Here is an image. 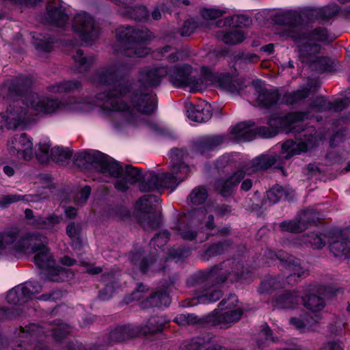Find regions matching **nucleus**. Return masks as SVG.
Returning <instances> with one entry per match:
<instances>
[{
    "instance_id": "obj_1",
    "label": "nucleus",
    "mask_w": 350,
    "mask_h": 350,
    "mask_svg": "<svg viewBox=\"0 0 350 350\" xmlns=\"http://www.w3.org/2000/svg\"><path fill=\"white\" fill-rule=\"evenodd\" d=\"M126 66L120 63L113 64L97 73L98 83L110 86L107 93H100L97 99L104 100V110L120 112L126 122L133 121L134 111L150 114L157 109V98L152 92H146L137 85L122 78Z\"/></svg>"
},
{
    "instance_id": "obj_2",
    "label": "nucleus",
    "mask_w": 350,
    "mask_h": 350,
    "mask_svg": "<svg viewBox=\"0 0 350 350\" xmlns=\"http://www.w3.org/2000/svg\"><path fill=\"white\" fill-rule=\"evenodd\" d=\"M197 72L187 64L165 65L163 63L146 68L139 74V82L144 87H155L164 77L176 87L187 88L191 92L200 91L208 85H213L230 92L237 90L230 75L212 72L206 67L201 68V78H196Z\"/></svg>"
},
{
    "instance_id": "obj_3",
    "label": "nucleus",
    "mask_w": 350,
    "mask_h": 350,
    "mask_svg": "<svg viewBox=\"0 0 350 350\" xmlns=\"http://www.w3.org/2000/svg\"><path fill=\"white\" fill-rule=\"evenodd\" d=\"M45 239V237L34 234L19 236L17 230L5 231L0 234V255L14 252L25 254L36 253L34 262L39 268L46 270L49 280L59 282L67 280L71 273L66 269L55 266Z\"/></svg>"
},
{
    "instance_id": "obj_4",
    "label": "nucleus",
    "mask_w": 350,
    "mask_h": 350,
    "mask_svg": "<svg viewBox=\"0 0 350 350\" xmlns=\"http://www.w3.org/2000/svg\"><path fill=\"white\" fill-rule=\"evenodd\" d=\"M309 131L304 135L301 142L297 144L293 140H286L282 145L280 155L263 154L250 161L245 167V172L239 170L231 176L219 180L216 185V189L223 196H230L234 190L241 180L243 178L244 174H252L258 170L267 169L271 165L280 166L284 163V159H288L295 154L306 152L317 145L321 138L312 135Z\"/></svg>"
},
{
    "instance_id": "obj_5",
    "label": "nucleus",
    "mask_w": 350,
    "mask_h": 350,
    "mask_svg": "<svg viewBox=\"0 0 350 350\" xmlns=\"http://www.w3.org/2000/svg\"><path fill=\"white\" fill-rule=\"evenodd\" d=\"M59 101L38 94H27L21 100L10 105L6 111L0 114V133L4 128L14 129L25 122L33 120L35 116L51 114L63 109Z\"/></svg>"
},
{
    "instance_id": "obj_6",
    "label": "nucleus",
    "mask_w": 350,
    "mask_h": 350,
    "mask_svg": "<svg viewBox=\"0 0 350 350\" xmlns=\"http://www.w3.org/2000/svg\"><path fill=\"white\" fill-rule=\"evenodd\" d=\"M78 158L98 168L105 176L119 178L115 183V187L120 191H125L129 185L139 181L142 177L137 168L131 165H126L123 168L113 158L97 150H84L79 153Z\"/></svg>"
},
{
    "instance_id": "obj_7",
    "label": "nucleus",
    "mask_w": 350,
    "mask_h": 350,
    "mask_svg": "<svg viewBox=\"0 0 350 350\" xmlns=\"http://www.w3.org/2000/svg\"><path fill=\"white\" fill-rule=\"evenodd\" d=\"M184 155L183 150H172L170 152L172 163L170 172L161 174L150 173L146 178L147 181L140 184V190L144 192L165 188L174 190L189 172V166L183 162Z\"/></svg>"
},
{
    "instance_id": "obj_8",
    "label": "nucleus",
    "mask_w": 350,
    "mask_h": 350,
    "mask_svg": "<svg viewBox=\"0 0 350 350\" xmlns=\"http://www.w3.org/2000/svg\"><path fill=\"white\" fill-rule=\"evenodd\" d=\"M152 34L146 28L135 29L131 27H120L116 30V38L121 42L131 44L129 46L126 55L133 57H143L149 50L143 42L150 40Z\"/></svg>"
},
{
    "instance_id": "obj_9",
    "label": "nucleus",
    "mask_w": 350,
    "mask_h": 350,
    "mask_svg": "<svg viewBox=\"0 0 350 350\" xmlns=\"http://www.w3.org/2000/svg\"><path fill=\"white\" fill-rule=\"evenodd\" d=\"M72 30L81 39L80 44H89L95 40L99 35L93 18L86 12L77 13L72 23Z\"/></svg>"
},
{
    "instance_id": "obj_10",
    "label": "nucleus",
    "mask_w": 350,
    "mask_h": 350,
    "mask_svg": "<svg viewBox=\"0 0 350 350\" xmlns=\"http://www.w3.org/2000/svg\"><path fill=\"white\" fill-rule=\"evenodd\" d=\"M243 265L235 260H228L220 267H213L208 275V279L216 278L219 282H223L225 280L235 282L247 278L249 272L240 271L243 269Z\"/></svg>"
},
{
    "instance_id": "obj_11",
    "label": "nucleus",
    "mask_w": 350,
    "mask_h": 350,
    "mask_svg": "<svg viewBox=\"0 0 350 350\" xmlns=\"http://www.w3.org/2000/svg\"><path fill=\"white\" fill-rule=\"evenodd\" d=\"M156 201V197L146 195L136 203V209L144 214L140 218L141 223L148 230L158 227L161 222V214L153 207V202Z\"/></svg>"
},
{
    "instance_id": "obj_12",
    "label": "nucleus",
    "mask_w": 350,
    "mask_h": 350,
    "mask_svg": "<svg viewBox=\"0 0 350 350\" xmlns=\"http://www.w3.org/2000/svg\"><path fill=\"white\" fill-rule=\"evenodd\" d=\"M221 312L217 317V323L222 327H227L239 321L242 315V309L238 305V299L235 295H230L219 304Z\"/></svg>"
},
{
    "instance_id": "obj_13",
    "label": "nucleus",
    "mask_w": 350,
    "mask_h": 350,
    "mask_svg": "<svg viewBox=\"0 0 350 350\" xmlns=\"http://www.w3.org/2000/svg\"><path fill=\"white\" fill-rule=\"evenodd\" d=\"M36 157L41 163H46L51 157L56 162L64 161L71 157V152L68 148L55 146L50 149L51 143L49 138L42 139L38 145Z\"/></svg>"
},
{
    "instance_id": "obj_14",
    "label": "nucleus",
    "mask_w": 350,
    "mask_h": 350,
    "mask_svg": "<svg viewBox=\"0 0 350 350\" xmlns=\"http://www.w3.org/2000/svg\"><path fill=\"white\" fill-rule=\"evenodd\" d=\"M9 152L18 159L29 161L33 157V143L26 134L17 135L8 144Z\"/></svg>"
},
{
    "instance_id": "obj_15",
    "label": "nucleus",
    "mask_w": 350,
    "mask_h": 350,
    "mask_svg": "<svg viewBox=\"0 0 350 350\" xmlns=\"http://www.w3.org/2000/svg\"><path fill=\"white\" fill-rule=\"evenodd\" d=\"M42 286L38 282H27L10 290L7 295V301L10 304H23L28 301L31 295L39 293Z\"/></svg>"
},
{
    "instance_id": "obj_16",
    "label": "nucleus",
    "mask_w": 350,
    "mask_h": 350,
    "mask_svg": "<svg viewBox=\"0 0 350 350\" xmlns=\"http://www.w3.org/2000/svg\"><path fill=\"white\" fill-rule=\"evenodd\" d=\"M346 230L336 229L328 232L330 251L336 256H344L349 259L350 256V242L344 237Z\"/></svg>"
},
{
    "instance_id": "obj_17",
    "label": "nucleus",
    "mask_w": 350,
    "mask_h": 350,
    "mask_svg": "<svg viewBox=\"0 0 350 350\" xmlns=\"http://www.w3.org/2000/svg\"><path fill=\"white\" fill-rule=\"evenodd\" d=\"M31 84V79L21 77L18 79L8 80L0 88V96L3 98H12L19 95L21 92L27 90Z\"/></svg>"
},
{
    "instance_id": "obj_18",
    "label": "nucleus",
    "mask_w": 350,
    "mask_h": 350,
    "mask_svg": "<svg viewBox=\"0 0 350 350\" xmlns=\"http://www.w3.org/2000/svg\"><path fill=\"white\" fill-rule=\"evenodd\" d=\"M188 118L196 122H205L212 116L211 106L204 100H199L196 104L190 103L187 106Z\"/></svg>"
},
{
    "instance_id": "obj_19",
    "label": "nucleus",
    "mask_w": 350,
    "mask_h": 350,
    "mask_svg": "<svg viewBox=\"0 0 350 350\" xmlns=\"http://www.w3.org/2000/svg\"><path fill=\"white\" fill-rule=\"evenodd\" d=\"M252 84L257 94L256 102L258 105L268 107L278 101V92L267 89L263 81L256 80L253 81Z\"/></svg>"
},
{
    "instance_id": "obj_20",
    "label": "nucleus",
    "mask_w": 350,
    "mask_h": 350,
    "mask_svg": "<svg viewBox=\"0 0 350 350\" xmlns=\"http://www.w3.org/2000/svg\"><path fill=\"white\" fill-rule=\"evenodd\" d=\"M47 14L49 23L57 27H64L68 21V16L65 12V7L59 0L49 3Z\"/></svg>"
},
{
    "instance_id": "obj_21",
    "label": "nucleus",
    "mask_w": 350,
    "mask_h": 350,
    "mask_svg": "<svg viewBox=\"0 0 350 350\" xmlns=\"http://www.w3.org/2000/svg\"><path fill=\"white\" fill-rule=\"evenodd\" d=\"M308 118V115L303 112L289 113L279 120L280 128H283L287 133L299 132L303 130L301 122Z\"/></svg>"
},
{
    "instance_id": "obj_22",
    "label": "nucleus",
    "mask_w": 350,
    "mask_h": 350,
    "mask_svg": "<svg viewBox=\"0 0 350 350\" xmlns=\"http://www.w3.org/2000/svg\"><path fill=\"white\" fill-rule=\"evenodd\" d=\"M254 124L252 122H240L232 126L230 133L232 138L237 142H247L254 139L255 135Z\"/></svg>"
},
{
    "instance_id": "obj_23",
    "label": "nucleus",
    "mask_w": 350,
    "mask_h": 350,
    "mask_svg": "<svg viewBox=\"0 0 350 350\" xmlns=\"http://www.w3.org/2000/svg\"><path fill=\"white\" fill-rule=\"evenodd\" d=\"M142 257L141 253H136L132 256L131 261L133 265L139 267L143 273L148 272L149 270L156 271L161 269L157 260H144Z\"/></svg>"
},
{
    "instance_id": "obj_24",
    "label": "nucleus",
    "mask_w": 350,
    "mask_h": 350,
    "mask_svg": "<svg viewBox=\"0 0 350 350\" xmlns=\"http://www.w3.org/2000/svg\"><path fill=\"white\" fill-rule=\"evenodd\" d=\"M316 291H317L316 286H312L308 290L310 295L303 297L304 306L308 308L312 313L319 312L324 307L323 298L312 294V293Z\"/></svg>"
},
{
    "instance_id": "obj_25",
    "label": "nucleus",
    "mask_w": 350,
    "mask_h": 350,
    "mask_svg": "<svg viewBox=\"0 0 350 350\" xmlns=\"http://www.w3.org/2000/svg\"><path fill=\"white\" fill-rule=\"evenodd\" d=\"M288 276L286 283L288 285H293L297 282V278L305 277L307 275V270L304 269L297 260H293L289 262L287 265Z\"/></svg>"
},
{
    "instance_id": "obj_26",
    "label": "nucleus",
    "mask_w": 350,
    "mask_h": 350,
    "mask_svg": "<svg viewBox=\"0 0 350 350\" xmlns=\"http://www.w3.org/2000/svg\"><path fill=\"white\" fill-rule=\"evenodd\" d=\"M221 295L222 293L219 288L216 286H213L202 290L196 295V298L200 303L208 304L217 301Z\"/></svg>"
},
{
    "instance_id": "obj_27",
    "label": "nucleus",
    "mask_w": 350,
    "mask_h": 350,
    "mask_svg": "<svg viewBox=\"0 0 350 350\" xmlns=\"http://www.w3.org/2000/svg\"><path fill=\"white\" fill-rule=\"evenodd\" d=\"M299 301L298 295L294 292H286L276 298L274 306L279 308H293Z\"/></svg>"
},
{
    "instance_id": "obj_28",
    "label": "nucleus",
    "mask_w": 350,
    "mask_h": 350,
    "mask_svg": "<svg viewBox=\"0 0 350 350\" xmlns=\"http://www.w3.org/2000/svg\"><path fill=\"white\" fill-rule=\"evenodd\" d=\"M250 23L251 19L244 15H235L217 22V26H229L237 29L242 27L249 26Z\"/></svg>"
},
{
    "instance_id": "obj_29",
    "label": "nucleus",
    "mask_w": 350,
    "mask_h": 350,
    "mask_svg": "<svg viewBox=\"0 0 350 350\" xmlns=\"http://www.w3.org/2000/svg\"><path fill=\"white\" fill-rule=\"evenodd\" d=\"M62 220L61 216L51 214L46 217H38L35 219L34 224L39 228L53 230Z\"/></svg>"
},
{
    "instance_id": "obj_30",
    "label": "nucleus",
    "mask_w": 350,
    "mask_h": 350,
    "mask_svg": "<svg viewBox=\"0 0 350 350\" xmlns=\"http://www.w3.org/2000/svg\"><path fill=\"white\" fill-rule=\"evenodd\" d=\"M308 215L309 212L306 211L302 214L301 219L284 221L281 224L280 227L284 231H288L292 232H301L306 228L304 221L308 218Z\"/></svg>"
},
{
    "instance_id": "obj_31",
    "label": "nucleus",
    "mask_w": 350,
    "mask_h": 350,
    "mask_svg": "<svg viewBox=\"0 0 350 350\" xmlns=\"http://www.w3.org/2000/svg\"><path fill=\"white\" fill-rule=\"evenodd\" d=\"M170 298L166 292H159L152 295L146 302L143 303L144 307L148 306H165L167 307L170 304Z\"/></svg>"
},
{
    "instance_id": "obj_32",
    "label": "nucleus",
    "mask_w": 350,
    "mask_h": 350,
    "mask_svg": "<svg viewBox=\"0 0 350 350\" xmlns=\"http://www.w3.org/2000/svg\"><path fill=\"white\" fill-rule=\"evenodd\" d=\"M225 43L234 44L242 42L245 39V35L242 30L237 28H232L228 31L218 36Z\"/></svg>"
},
{
    "instance_id": "obj_33",
    "label": "nucleus",
    "mask_w": 350,
    "mask_h": 350,
    "mask_svg": "<svg viewBox=\"0 0 350 350\" xmlns=\"http://www.w3.org/2000/svg\"><path fill=\"white\" fill-rule=\"evenodd\" d=\"M73 58L75 62L79 67V72L87 70L95 60V57L94 56H85L83 51L79 49L76 51Z\"/></svg>"
},
{
    "instance_id": "obj_34",
    "label": "nucleus",
    "mask_w": 350,
    "mask_h": 350,
    "mask_svg": "<svg viewBox=\"0 0 350 350\" xmlns=\"http://www.w3.org/2000/svg\"><path fill=\"white\" fill-rule=\"evenodd\" d=\"M81 83L78 81H66L49 88L52 93H64L79 88Z\"/></svg>"
},
{
    "instance_id": "obj_35",
    "label": "nucleus",
    "mask_w": 350,
    "mask_h": 350,
    "mask_svg": "<svg viewBox=\"0 0 350 350\" xmlns=\"http://www.w3.org/2000/svg\"><path fill=\"white\" fill-rule=\"evenodd\" d=\"M208 214L207 210L204 208H200L198 210L194 211L192 213H189V215L192 217V224L195 223V221H201L203 220L205 226L208 230H211L213 228V217L211 214H208L207 216V221H204L206 218V215Z\"/></svg>"
},
{
    "instance_id": "obj_36",
    "label": "nucleus",
    "mask_w": 350,
    "mask_h": 350,
    "mask_svg": "<svg viewBox=\"0 0 350 350\" xmlns=\"http://www.w3.org/2000/svg\"><path fill=\"white\" fill-rule=\"evenodd\" d=\"M131 2L129 3L126 5H124L128 10L123 12L124 14L137 20L146 19L148 16L147 9L144 6L139 7H130L129 5Z\"/></svg>"
},
{
    "instance_id": "obj_37",
    "label": "nucleus",
    "mask_w": 350,
    "mask_h": 350,
    "mask_svg": "<svg viewBox=\"0 0 350 350\" xmlns=\"http://www.w3.org/2000/svg\"><path fill=\"white\" fill-rule=\"evenodd\" d=\"M285 286L284 284H282L281 281L278 278H271L263 281L260 287L259 292L260 293H265L267 292H270L273 290L278 289L280 288L284 287Z\"/></svg>"
},
{
    "instance_id": "obj_38",
    "label": "nucleus",
    "mask_w": 350,
    "mask_h": 350,
    "mask_svg": "<svg viewBox=\"0 0 350 350\" xmlns=\"http://www.w3.org/2000/svg\"><path fill=\"white\" fill-rule=\"evenodd\" d=\"M20 332L22 338L29 336L31 339L37 338L41 334H46L42 327L36 324H31L26 328L21 327Z\"/></svg>"
},
{
    "instance_id": "obj_39",
    "label": "nucleus",
    "mask_w": 350,
    "mask_h": 350,
    "mask_svg": "<svg viewBox=\"0 0 350 350\" xmlns=\"http://www.w3.org/2000/svg\"><path fill=\"white\" fill-rule=\"evenodd\" d=\"M328 232L321 235L311 233L307 237L306 241L310 243L314 247L320 249L325 245V239L329 242Z\"/></svg>"
},
{
    "instance_id": "obj_40",
    "label": "nucleus",
    "mask_w": 350,
    "mask_h": 350,
    "mask_svg": "<svg viewBox=\"0 0 350 350\" xmlns=\"http://www.w3.org/2000/svg\"><path fill=\"white\" fill-rule=\"evenodd\" d=\"M165 324V322L161 317H152L147 323V330H144V334L160 332L163 328Z\"/></svg>"
},
{
    "instance_id": "obj_41",
    "label": "nucleus",
    "mask_w": 350,
    "mask_h": 350,
    "mask_svg": "<svg viewBox=\"0 0 350 350\" xmlns=\"http://www.w3.org/2000/svg\"><path fill=\"white\" fill-rule=\"evenodd\" d=\"M224 13V10L215 7L204 8L200 11L202 18L206 21L215 20L221 16Z\"/></svg>"
},
{
    "instance_id": "obj_42",
    "label": "nucleus",
    "mask_w": 350,
    "mask_h": 350,
    "mask_svg": "<svg viewBox=\"0 0 350 350\" xmlns=\"http://www.w3.org/2000/svg\"><path fill=\"white\" fill-rule=\"evenodd\" d=\"M206 25L202 23L199 24L194 19L188 20L185 22L180 30V35L183 36H190L198 27H205Z\"/></svg>"
},
{
    "instance_id": "obj_43",
    "label": "nucleus",
    "mask_w": 350,
    "mask_h": 350,
    "mask_svg": "<svg viewBox=\"0 0 350 350\" xmlns=\"http://www.w3.org/2000/svg\"><path fill=\"white\" fill-rule=\"evenodd\" d=\"M207 191L204 188L198 187L193 190L190 194V200L193 204H200L205 201Z\"/></svg>"
},
{
    "instance_id": "obj_44",
    "label": "nucleus",
    "mask_w": 350,
    "mask_h": 350,
    "mask_svg": "<svg viewBox=\"0 0 350 350\" xmlns=\"http://www.w3.org/2000/svg\"><path fill=\"white\" fill-rule=\"evenodd\" d=\"M276 120L271 118L269 121V126H263L259 129L258 133L259 134L265 138H270L275 136L278 132L279 127L273 126L275 124V122Z\"/></svg>"
},
{
    "instance_id": "obj_45",
    "label": "nucleus",
    "mask_w": 350,
    "mask_h": 350,
    "mask_svg": "<svg viewBox=\"0 0 350 350\" xmlns=\"http://www.w3.org/2000/svg\"><path fill=\"white\" fill-rule=\"evenodd\" d=\"M284 189L282 186L276 185L267 191V199L269 202L275 203L284 196Z\"/></svg>"
},
{
    "instance_id": "obj_46",
    "label": "nucleus",
    "mask_w": 350,
    "mask_h": 350,
    "mask_svg": "<svg viewBox=\"0 0 350 350\" xmlns=\"http://www.w3.org/2000/svg\"><path fill=\"white\" fill-rule=\"evenodd\" d=\"M169 239V233L167 231H162L157 234L152 240L151 245L157 247H162Z\"/></svg>"
},
{
    "instance_id": "obj_47",
    "label": "nucleus",
    "mask_w": 350,
    "mask_h": 350,
    "mask_svg": "<svg viewBox=\"0 0 350 350\" xmlns=\"http://www.w3.org/2000/svg\"><path fill=\"white\" fill-rule=\"evenodd\" d=\"M69 333V327L66 324H59L55 328H53L51 334L57 340H59Z\"/></svg>"
},
{
    "instance_id": "obj_48",
    "label": "nucleus",
    "mask_w": 350,
    "mask_h": 350,
    "mask_svg": "<svg viewBox=\"0 0 350 350\" xmlns=\"http://www.w3.org/2000/svg\"><path fill=\"white\" fill-rule=\"evenodd\" d=\"M21 200V196L19 195H16V194H10V195L3 196L0 199V207L5 208L8 205H10L14 202H18Z\"/></svg>"
},
{
    "instance_id": "obj_49",
    "label": "nucleus",
    "mask_w": 350,
    "mask_h": 350,
    "mask_svg": "<svg viewBox=\"0 0 350 350\" xmlns=\"http://www.w3.org/2000/svg\"><path fill=\"white\" fill-rule=\"evenodd\" d=\"M308 95V92L306 89L298 90L291 94L288 96V98L287 99V102L289 103H293L297 102L301 99H304Z\"/></svg>"
},
{
    "instance_id": "obj_50",
    "label": "nucleus",
    "mask_w": 350,
    "mask_h": 350,
    "mask_svg": "<svg viewBox=\"0 0 350 350\" xmlns=\"http://www.w3.org/2000/svg\"><path fill=\"white\" fill-rule=\"evenodd\" d=\"M195 317L191 314H181L174 318V322L180 325H185L186 324L194 322Z\"/></svg>"
},
{
    "instance_id": "obj_51",
    "label": "nucleus",
    "mask_w": 350,
    "mask_h": 350,
    "mask_svg": "<svg viewBox=\"0 0 350 350\" xmlns=\"http://www.w3.org/2000/svg\"><path fill=\"white\" fill-rule=\"evenodd\" d=\"M91 192V189L90 187H85L81 192L79 193L78 196L75 199V202L79 205H82L84 204L88 198H89V196Z\"/></svg>"
},
{
    "instance_id": "obj_52",
    "label": "nucleus",
    "mask_w": 350,
    "mask_h": 350,
    "mask_svg": "<svg viewBox=\"0 0 350 350\" xmlns=\"http://www.w3.org/2000/svg\"><path fill=\"white\" fill-rule=\"evenodd\" d=\"M225 141L223 136H214L208 139L206 143L205 146L209 149H213L217 146L222 144Z\"/></svg>"
},
{
    "instance_id": "obj_53",
    "label": "nucleus",
    "mask_w": 350,
    "mask_h": 350,
    "mask_svg": "<svg viewBox=\"0 0 350 350\" xmlns=\"http://www.w3.org/2000/svg\"><path fill=\"white\" fill-rule=\"evenodd\" d=\"M178 231L183 239L189 241L193 240L196 235L193 231L190 230V226L180 227Z\"/></svg>"
},
{
    "instance_id": "obj_54",
    "label": "nucleus",
    "mask_w": 350,
    "mask_h": 350,
    "mask_svg": "<svg viewBox=\"0 0 350 350\" xmlns=\"http://www.w3.org/2000/svg\"><path fill=\"white\" fill-rule=\"evenodd\" d=\"M233 155L231 154H224L217 161L216 166L217 168L224 167L230 165L233 161Z\"/></svg>"
},
{
    "instance_id": "obj_55",
    "label": "nucleus",
    "mask_w": 350,
    "mask_h": 350,
    "mask_svg": "<svg viewBox=\"0 0 350 350\" xmlns=\"http://www.w3.org/2000/svg\"><path fill=\"white\" fill-rule=\"evenodd\" d=\"M290 322L292 325L295 326L296 329H297L300 332H304L306 329V327L308 325H311V323L309 321L306 323L304 322L302 320L296 318L291 319Z\"/></svg>"
},
{
    "instance_id": "obj_56",
    "label": "nucleus",
    "mask_w": 350,
    "mask_h": 350,
    "mask_svg": "<svg viewBox=\"0 0 350 350\" xmlns=\"http://www.w3.org/2000/svg\"><path fill=\"white\" fill-rule=\"evenodd\" d=\"M38 41L35 42V45L37 48L40 49L44 51H49L51 49L52 42L49 39H45L44 40L36 38Z\"/></svg>"
},
{
    "instance_id": "obj_57",
    "label": "nucleus",
    "mask_w": 350,
    "mask_h": 350,
    "mask_svg": "<svg viewBox=\"0 0 350 350\" xmlns=\"http://www.w3.org/2000/svg\"><path fill=\"white\" fill-rule=\"evenodd\" d=\"M113 292V287L111 284H107L105 289L100 292L99 297L102 300H107L112 296Z\"/></svg>"
},
{
    "instance_id": "obj_58",
    "label": "nucleus",
    "mask_w": 350,
    "mask_h": 350,
    "mask_svg": "<svg viewBox=\"0 0 350 350\" xmlns=\"http://www.w3.org/2000/svg\"><path fill=\"white\" fill-rule=\"evenodd\" d=\"M200 347L201 344L197 340H192L190 342H185L181 348L183 350H198Z\"/></svg>"
},
{
    "instance_id": "obj_59",
    "label": "nucleus",
    "mask_w": 350,
    "mask_h": 350,
    "mask_svg": "<svg viewBox=\"0 0 350 350\" xmlns=\"http://www.w3.org/2000/svg\"><path fill=\"white\" fill-rule=\"evenodd\" d=\"M326 32L323 29H318L314 30L310 38L316 40H323L326 38Z\"/></svg>"
},
{
    "instance_id": "obj_60",
    "label": "nucleus",
    "mask_w": 350,
    "mask_h": 350,
    "mask_svg": "<svg viewBox=\"0 0 350 350\" xmlns=\"http://www.w3.org/2000/svg\"><path fill=\"white\" fill-rule=\"evenodd\" d=\"M147 290L146 286L143 284H139L136 291H135L132 296L133 299L140 300L144 297L143 293Z\"/></svg>"
},
{
    "instance_id": "obj_61",
    "label": "nucleus",
    "mask_w": 350,
    "mask_h": 350,
    "mask_svg": "<svg viewBox=\"0 0 350 350\" xmlns=\"http://www.w3.org/2000/svg\"><path fill=\"white\" fill-rule=\"evenodd\" d=\"M312 109L320 111L325 109V100L323 97L318 98L316 103L312 107Z\"/></svg>"
},
{
    "instance_id": "obj_62",
    "label": "nucleus",
    "mask_w": 350,
    "mask_h": 350,
    "mask_svg": "<svg viewBox=\"0 0 350 350\" xmlns=\"http://www.w3.org/2000/svg\"><path fill=\"white\" fill-rule=\"evenodd\" d=\"M321 350H343V346L340 342H331L325 345Z\"/></svg>"
},
{
    "instance_id": "obj_63",
    "label": "nucleus",
    "mask_w": 350,
    "mask_h": 350,
    "mask_svg": "<svg viewBox=\"0 0 350 350\" xmlns=\"http://www.w3.org/2000/svg\"><path fill=\"white\" fill-rule=\"evenodd\" d=\"M300 51L303 54L306 52V55H310L318 51V46L316 44L312 46H302L300 48Z\"/></svg>"
},
{
    "instance_id": "obj_64",
    "label": "nucleus",
    "mask_w": 350,
    "mask_h": 350,
    "mask_svg": "<svg viewBox=\"0 0 350 350\" xmlns=\"http://www.w3.org/2000/svg\"><path fill=\"white\" fill-rule=\"evenodd\" d=\"M66 233L72 239L77 238V230L75 226L72 224L68 225Z\"/></svg>"
}]
</instances>
